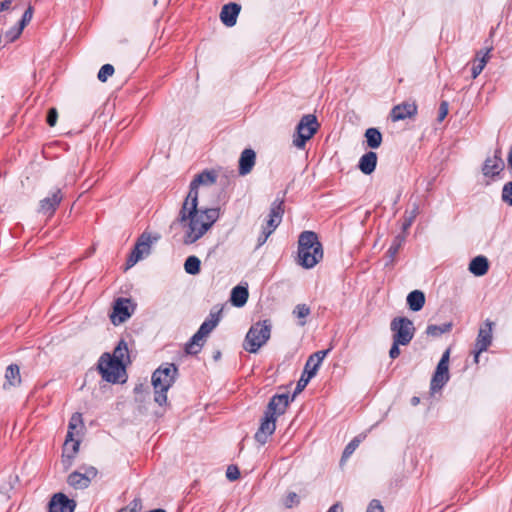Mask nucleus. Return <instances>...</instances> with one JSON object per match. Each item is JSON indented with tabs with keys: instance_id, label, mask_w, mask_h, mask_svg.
Masks as SVG:
<instances>
[{
	"instance_id": "f257e3e1",
	"label": "nucleus",
	"mask_w": 512,
	"mask_h": 512,
	"mask_svg": "<svg viewBox=\"0 0 512 512\" xmlns=\"http://www.w3.org/2000/svg\"><path fill=\"white\" fill-rule=\"evenodd\" d=\"M289 404L290 396L288 393L274 394L270 398L261 418L260 426L254 435L255 441L261 446L265 445L269 437L275 432L277 417L286 412Z\"/></svg>"
},
{
	"instance_id": "f03ea898",
	"label": "nucleus",
	"mask_w": 512,
	"mask_h": 512,
	"mask_svg": "<svg viewBox=\"0 0 512 512\" xmlns=\"http://www.w3.org/2000/svg\"><path fill=\"white\" fill-rule=\"evenodd\" d=\"M219 208L197 209V212L190 216L183 227H187L183 243L190 245L198 241L219 219Z\"/></svg>"
},
{
	"instance_id": "7ed1b4c3",
	"label": "nucleus",
	"mask_w": 512,
	"mask_h": 512,
	"mask_svg": "<svg viewBox=\"0 0 512 512\" xmlns=\"http://www.w3.org/2000/svg\"><path fill=\"white\" fill-rule=\"evenodd\" d=\"M323 258V246L314 231L305 230L298 237L297 263L305 269L315 267Z\"/></svg>"
},
{
	"instance_id": "20e7f679",
	"label": "nucleus",
	"mask_w": 512,
	"mask_h": 512,
	"mask_svg": "<svg viewBox=\"0 0 512 512\" xmlns=\"http://www.w3.org/2000/svg\"><path fill=\"white\" fill-rule=\"evenodd\" d=\"M178 376V367L174 363L160 365L152 374L151 383L154 388V401L163 406L167 403V392Z\"/></svg>"
},
{
	"instance_id": "39448f33",
	"label": "nucleus",
	"mask_w": 512,
	"mask_h": 512,
	"mask_svg": "<svg viewBox=\"0 0 512 512\" xmlns=\"http://www.w3.org/2000/svg\"><path fill=\"white\" fill-rule=\"evenodd\" d=\"M271 323L269 320L258 321L248 330L243 347L249 353H257L266 344L271 336Z\"/></svg>"
},
{
	"instance_id": "423d86ee",
	"label": "nucleus",
	"mask_w": 512,
	"mask_h": 512,
	"mask_svg": "<svg viewBox=\"0 0 512 512\" xmlns=\"http://www.w3.org/2000/svg\"><path fill=\"white\" fill-rule=\"evenodd\" d=\"M332 350V347L319 350L309 356L307 359L304 370L300 379L297 381L295 390L293 394L290 396V402L294 401L297 394L301 393L305 387L308 385L310 380L317 374L319 367L321 366L324 358L328 355V353Z\"/></svg>"
},
{
	"instance_id": "0eeeda50",
	"label": "nucleus",
	"mask_w": 512,
	"mask_h": 512,
	"mask_svg": "<svg viewBox=\"0 0 512 512\" xmlns=\"http://www.w3.org/2000/svg\"><path fill=\"white\" fill-rule=\"evenodd\" d=\"M285 195L286 191L282 192V195L278 193L276 199L272 202L268 215L267 226L263 228L258 236L256 248L261 247L274 230L280 225L284 214Z\"/></svg>"
},
{
	"instance_id": "6e6552de",
	"label": "nucleus",
	"mask_w": 512,
	"mask_h": 512,
	"mask_svg": "<svg viewBox=\"0 0 512 512\" xmlns=\"http://www.w3.org/2000/svg\"><path fill=\"white\" fill-rule=\"evenodd\" d=\"M319 123L313 114L304 115L296 126L293 134V145L298 149H304L306 143L317 133Z\"/></svg>"
},
{
	"instance_id": "1a4fd4ad",
	"label": "nucleus",
	"mask_w": 512,
	"mask_h": 512,
	"mask_svg": "<svg viewBox=\"0 0 512 512\" xmlns=\"http://www.w3.org/2000/svg\"><path fill=\"white\" fill-rule=\"evenodd\" d=\"M97 369L104 381L115 384L125 374L126 364H119V361L112 359L109 352H104L98 360Z\"/></svg>"
},
{
	"instance_id": "9d476101",
	"label": "nucleus",
	"mask_w": 512,
	"mask_h": 512,
	"mask_svg": "<svg viewBox=\"0 0 512 512\" xmlns=\"http://www.w3.org/2000/svg\"><path fill=\"white\" fill-rule=\"evenodd\" d=\"M198 189V186H194V183L190 182L189 192L182 204L178 217L171 223L170 229H173L176 225H185L188 218L197 212Z\"/></svg>"
},
{
	"instance_id": "9b49d317",
	"label": "nucleus",
	"mask_w": 512,
	"mask_h": 512,
	"mask_svg": "<svg viewBox=\"0 0 512 512\" xmlns=\"http://www.w3.org/2000/svg\"><path fill=\"white\" fill-rule=\"evenodd\" d=\"M390 328L393 332V341L401 343L402 346L408 345L415 334L413 322L404 316L395 317L391 321Z\"/></svg>"
},
{
	"instance_id": "f8f14e48",
	"label": "nucleus",
	"mask_w": 512,
	"mask_h": 512,
	"mask_svg": "<svg viewBox=\"0 0 512 512\" xmlns=\"http://www.w3.org/2000/svg\"><path fill=\"white\" fill-rule=\"evenodd\" d=\"M449 358L450 349H447L441 356L430 382V390L435 393L441 390L449 381Z\"/></svg>"
},
{
	"instance_id": "ddd939ff",
	"label": "nucleus",
	"mask_w": 512,
	"mask_h": 512,
	"mask_svg": "<svg viewBox=\"0 0 512 512\" xmlns=\"http://www.w3.org/2000/svg\"><path fill=\"white\" fill-rule=\"evenodd\" d=\"M158 239V235L152 238L151 234L143 232L139 236L136 244L134 245V248L132 249L127 259V268L134 266L139 260L142 259L144 254H149L153 240L157 241Z\"/></svg>"
},
{
	"instance_id": "4468645a",
	"label": "nucleus",
	"mask_w": 512,
	"mask_h": 512,
	"mask_svg": "<svg viewBox=\"0 0 512 512\" xmlns=\"http://www.w3.org/2000/svg\"><path fill=\"white\" fill-rule=\"evenodd\" d=\"M113 311L110 315L111 322L114 325H119L127 321L134 310L132 301L129 298L119 297L113 303Z\"/></svg>"
},
{
	"instance_id": "2eb2a0df",
	"label": "nucleus",
	"mask_w": 512,
	"mask_h": 512,
	"mask_svg": "<svg viewBox=\"0 0 512 512\" xmlns=\"http://www.w3.org/2000/svg\"><path fill=\"white\" fill-rule=\"evenodd\" d=\"M84 472L73 471L67 477V483L74 489H86L97 476V469L93 466L83 467Z\"/></svg>"
},
{
	"instance_id": "dca6fc26",
	"label": "nucleus",
	"mask_w": 512,
	"mask_h": 512,
	"mask_svg": "<svg viewBox=\"0 0 512 512\" xmlns=\"http://www.w3.org/2000/svg\"><path fill=\"white\" fill-rule=\"evenodd\" d=\"M63 199V193L61 188L54 187L52 188L48 195L40 200L38 212L45 216H52L57 210L59 204Z\"/></svg>"
},
{
	"instance_id": "f3484780",
	"label": "nucleus",
	"mask_w": 512,
	"mask_h": 512,
	"mask_svg": "<svg viewBox=\"0 0 512 512\" xmlns=\"http://www.w3.org/2000/svg\"><path fill=\"white\" fill-rule=\"evenodd\" d=\"M492 325L493 323L490 320H486L485 327H481L475 343V348L473 350L474 353V361L477 363L479 359V355L486 351L487 348L491 345L492 342Z\"/></svg>"
},
{
	"instance_id": "a211bd4d",
	"label": "nucleus",
	"mask_w": 512,
	"mask_h": 512,
	"mask_svg": "<svg viewBox=\"0 0 512 512\" xmlns=\"http://www.w3.org/2000/svg\"><path fill=\"white\" fill-rule=\"evenodd\" d=\"M77 503L62 492L55 493L48 502V512H74Z\"/></svg>"
},
{
	"instance_id": "6ab92c4d",
	"label": "nucleus",
	"mask_w": 512,
	"mask_h": 512,
	"mask_svg": "<svg viewBox=\"0 0 512 512\" xmlns=\"http://www.w3.org/2000/svg\"><path fill=\"white\" fill-rule=\"evenodd\" d=\"M241 11V5L236 2H229L223 5L220 12V20L226 27H233Z\"/></svg>"
},
{
	"instance_id": "aec40b11",
	"label": "nucleus",
	"mask_w": 512,
	"mask_h": 512,
	"mask_svg": "<svg viewBox=\"0 0 512 512\" xmlns=\"http://www.w3.org/2000/svg\"><path fill=\"white\" fill-rule=\"evenodd\" d=\"M504 169V162L500 156V151H496L493 157H488L483 163L482 173L486 177H495Z\"/></svg>"
},
{
	"instance_id": "412c9836",
	"label": "nucleus",
	"mask_w": 512,
	"mask_h": 512,
	"mask_svg": "<svg viewBox=\"0 0 512 512\" xmlns=\"http://www.w3.org/2000/svg\"><path fill=\"white\" fill-rule=\"evenodd\" d=\"M256 163V152L251 148L244 149L238 161V173L240 176L248 175Z\"/></svg>"
},
{
	"instance_id": "4be33fe9",
	"label": "nucleus",
	"mask_w": 512,
	"mask_h": 512,
	"mask_svg": "<svg viewBox=\"0 0 512 512\" xmlns=\"http://www.w3.org/2000/svg\"><path fill=\"white\" fill-rule=\"evenodd\" d=\"M417 113V106L412 103H403L396 105L391 111L392 121H400L406 118H410Z\"/></svg>"
},
{
	"instance_id": "5701e85b",
	"label": "nucleus",
	"mask_w": 512,
	"mask_h": 512,
	"mask_svg": "<svg viewBox=\"0 0 512 512\" xmlns=\"http://www.w3.org/2000/svg\"><path fill=\"white\" fill-rule=\"evenodd\" d=\"M377 166V154L373 151H368L363 154L358 162V168L365 175L372 174Z\"/></svg>"
},
{
	"instance_id": "b1692460",
	"label": "nucleus",
	"mask_w": 512,
	"mask_h": 512,
	"mask_svg": "<svg viewBox=\"0 0 512 512\" xmlns=\"http://www.w3.org/2000/svg\"><path fill=\"white\" fill-rule=\"evenodd\" d=\"M248 297L249 291L247 284L245 286L240 284L232 288L230 302L234 307L241 308L247 303Z\"/></svg>"
},
{
	"instance_id": "393cba45",
	"label": "nucleus",
	"mask_w": 512,
	"mask_h": 512,
	"mask_svg": "<svg viewBox=\"0 0 512 512\" xmlns=\"http://www.w3.org/2000/svg\"><path fill=\"white\" fill-rule=\"evenodd\" d=\"M21 384L20 367L17 364H10L5 370V382L3 388L5 390L10 387H16Z\"/></svg>"
},
{
	"instance_id": "a878e982",
	"label": "nucleus",
	"mask_w": 512,
	"mask_h": 512,
	"mask_svg": "<svg viewBox=\"0 0 512 512\" xmlns=\"http://www.w3.org/2000/svg\"><path fill=\"white\" fill-rule=\"evenodd\" d=\"M406 240V235L404 233L397 234L388 248L386 255H387V262L385 263V267L387 266H393L395 257L398 254L399 250L403 246Z\"/></svg>"
},
{
	"instance_id": "bb28decb",
	"label": "nucleus",
	"mask_w": 512,
	"mask_h": 512,
	"mask_svg": "<svg viewBox=\"0 0 512 512\" xmlns=\"http://www.w3.org/2000/svg\"><path fill=\"white\" fill-rule=\"evenodd\" d=\"M468 269L474 276H483L489 270V261L485 256L478 255L470 261Z\"/></svg>"
},
{
	"instance_id": "cd10ccee",
	"label": "nucleus",
	"mask_w": 512,
	"mask_h": 512,
	"mask_svg": "<svg viewBox=\"0 0 512 512\" xmlns=\"http://www.w3.org/2000/svg\"><path fill=\"white\" fill-rule=\"evenodd\" d=\"M406 301L411 311L418 312L425 305V294L421 290H413L407 295Z\"/></svg>"
},
{
	"instance_id": "c85d7f7f",
	"label": "nucleus",
	"mask_w": 512,
	"mask_h": 512,
	"mask_svg": "<svg viewBox=\"0 0 512 512\" xmlns=\"http://www.w3.org/2000/svg\"><path fill=\"white\" fill-rule=\"evenodd\" d=\"M204 338L205 337L197 331L185 344V353L188 355H197L204 345Z\"/></svg>"
},
{
	"instance_id": "c756f323",
	"label": "nucleus",
	"mask_w": 512,
	"mask_h": 512,
	"mask_svg": "<svg viewBox=\"0 0 512 512\" xmlns=\"http://www.w3.org/2000/svg\"><path fill=\"white\" fill-rule=\"evenodd\" d=\"M220 312L221 311L216 313L210 312L209 317L200 325L197 331L204 337L208 336L218 325L220 321Z\"/></svg>"
},
{
	"instance_id": "7c9ffc66",
	"label": "nucleus",
	"mask_w": 512,
	"mask_h": 512,
	"mask_svg": "<svg viewBox=\"0 0 512 512\" xmlns=\"http://www.w3.org/2000/svg\"><path fill=\"white\" fill-rule=\"evenodd\" d=\"M364 136L367 147L370 149H377L380 147L383 137L378 128L371 127L366 129Z\"/></svg>"
},
{
	"instance_id": "2f4dec72",
	"label": "nucleus",
	"mask_w": 512,
	"mask_h": 512,
	"mask_svg": "<svg viewBox=\"0 0 512 512\" xmlns=\"http://www.w3.org/2000/svg\"><path fill=\"white\" fill-rule=\"evenodd\" d=\"M217 180V174L214 170H204L193 178L191 182L194 183V186L200 187L201 185H211L214 184Z\"/></svg>"
},
{
	"instance_id": "473e14b6",
	"label": "nucleus",
	"mask_w": 512,
	"mask_h": 512,
	"mask_svg": "<svg viewBox=\"0 0 512 512\" xmlns=\"http://www.w3.org/2000/svg\"><path fill=\"white\" fill-rule=\"evenodd\" d=\"M112 359L115 361H119V364H127V362H130L129 354H128V346L125 340L121 339L116 347L113 350V353L111 354Z\"/></svg>"
},
{
	"instance_id": "72a5a7b5",
	"label": "nucleus",
	"mask_w": 512,
	"mask_h": 512,
	"mask_svg": "<svg viewBox=\"0 0 512 512\" xmlns=\"http://www.w3.org/2000/svg\"><path fill=\"white\" fill-rule=\"evenodd\" d=\"M184 270L189 275H197L201 271V261L197 256H188L184 262Z\"/></svg>"
},
{
	"instance_id": "f704fd0d",
	"label": "nucleus",
	"mask_w": 512,
	"mask_h": 512,
	"mask_svg": "<svg viewBox=\"0 0 512 512\" xmlns=\"http://www.w3.org/2000/svg\"><path fill=\"white\" fill-rule=\"evenodd\" d=\"M451 329V322H446L441 325L429 324L426 328V334L431 337H440L442 334L450 332Z\"/></svg>"
},
{
	"instance_id": "c9c22d12",
	"label": "nucleus",
	"mask_w": 512,
	"mask_h": 512,
	"mask_svg": "<svg viewBox=\"0 0 512 512\" xmlns=\"http://www.w3.org/2000/svg\"><path fill=\"white\" fill-rule=\"evenodd\" d=\"M492 48H487L486 51L483 53L482 57L478 59L477 63H474L471 68V76L473 79H475L484 69L486 66L488 59H489V53Z\"/></svg>"
},
{
	"instance_id": "e433bc0d",
	"label": "nucleus",
	"mask_w": 512,
	"mask_h": 512,
	"mask_svg": "<svg viewBox=\"0 0 512 512\" xmlns=\"http://www.w3.org/2000/svg\"><path fill=\"white\" fill-rule=\"evenodd\" d=\"M80 446L79 441H75L72 445V451L71 453H66V448H64L63 454H62V462L63 464L68 467L71 465L72 460L75 457V454L78 452Z\"/></svg>"
},
{
	"instance_id": "4c0bfd02",
	"label": "nucleus",
	"mask_w": 512,
	"mask_h": 512,
	"mask_svg": "<svg viewBox=\"0 0 512 512\" xmlns=\"http://www.w3.org/2000/svg\"><path fill=\"white\" fill-rule=\"evenodd\" d=\"M361 442V439L359 437L353 438L344 448L341 461L349 458L353 452L356 450V448L359 446Z\"/></svg>"
},
{
	"instance_id": "58836bf2",
	"label": "nucleus",
	"mask_w": 512,
	"mask_h": 512,
	"mask_svg": "<svg viewBox=\"0 0 512 512\" xmlns=\"http://www.w3.org/2000/svg\"><path fill=\"white\" fill-rule=\"evenodd\" d=\"M23 32V28L21 26H19L18 24L11 27L9 30H7L4 34V37L6 39V42L7 43H12L14 42L15 40H17L20 35L22 34Z\"/></svg>"
},
{
	"instance_id": "ea45409f",
	"label": "nucleus",
	"mask_w": 512,
	"mask_h": 512,
	"mask_svg": "<svg viewBox=\"0 0 512 512\" xmlns=\"http://www.w3.org/2000/svg\"><path fill=\"white\" fill-rule=\"evenodd\" d=\"M114 67L111 64H104L98 71L97 78L100 82H106L114 74Z\"/></svg>"
},
{
	"instance_id": "a19ab883",
	"label": "nucleus",
	"mask_w": 512,
	"mask_h": 512,
	"mask_svg": "<svg viewBox=\"0 0 512 512\" xmlns=\"http://www.w3.org/2000/svg\"><path fill=\"white\" fill-rule=\"evenodd\" d=\"M501 199L504 203L512 206V181L504 184L502 188Z\"/></svg>"
},
{
	"instance_id": "79ce46f5",
	"label": "nucleus",
	"mask_w": 512,
	"mask_h": 512,
	"mask_svg": "<svg viewBox=\"0 0 512 512\" xmlns=\"http://www.w3.org/2000/svg\"><path fill=\"white\" fill-rule=\"evenodd\" d=\"M417 214H418V206L415 205L413 210L410 212V215L405 217V219L402 223L401 228H402L403 233H405L411 227Z\"/></svg>"
},
{
	"instance_id": "37998d69",
	"label": "nucleus",
	"mask_w": 512,
	"mask_h": 512,
	"mask_svg": "<svg viewBox=\"0 0 512 512\" xmlns=\"http://www.w3.org/2000/svg\"><path fill=\"white\" fill-rule=\"evenodd\" d=\"M310 314V308L306 304H298L293 310V315L299 319L306 318Z\"/></svg>"
},
{
	"instance_id": "c03bdc74",
	"label": "nucleus",
	"mask_w": 512,
	"mask_h": 512,
	"mask_svg": "<svg viewBox=\"0 0 512 512\" xmlns=\"http://www.w3.org/2000/svg\"><path fill=\"white\" fill-rule=\"evenodd\" d=\"M33 7L29 5L27 9L24 11L20 21L18 22V25L21 26L23 29L26 27V25L29 24L33 17Z\"/></svg>"
},
{
	"instance_id": "a18cd8bd",
	"label": "nucleus",
	"mask_w": 512,
	"mask_h": 512,
	"mask_svg": "<svg viewBox=\"0 0 512 512\" xmlns=\"http://www.w3.org/2000/svg\"><path fill=\"white\" fill-rule=\"evenodd\" d=\"M226 477L229 481H236L240 477V470L236 465H229L226 470Z\"/></svg>"
},
{
	"instance_id": "49530a36",
	"label": "nucleus",
	"mask_w": 512,
	"mask_h": 512,
	"mask_svg": "<svg viewBox=\"0 0 512 512\" xmlns=\"http://www.w3.org/2000/svg\"><path fill=\"white\" fill-rule=\"evenodd\" d=\"M299 503V496L295 492H289L284 500V505L286 508H292L293 506Z\"/></svg>"
},
{
	"instance_id": "de8ad7c7",
	"label": "nucleus",
	"mask_w": 512,
	"mask_h": 512,
	"mask_svg": "<svg viewBox=\"0 0 512 512\" xmlns=\"http://www.w3.org/2000/svg\"><path fill=\"white\" fill-rule=\"evenodd\" d=\"M57 119H58L57 109L54 108V107L49 108L48 111H47V115H46V123L50 127H53V126L56 125Z\"/></svg>"
},
{
	"instance_id": "09e8293b",
	"label": "nucleus",
	"mask_w": 512,
	"mask_h": 512,
	"mask_svg": "<svg viewBox=\"0 0 512 512\" xmlns=\"http://www.w3.org/2000/svg\"><path fill=\"white\" fill-rule=\"evenodd\" d=\"M448 110L449 103L447 101H441L437 116L438 122H442L446 118V116L448 115Z\"/></svg>"
},
{
	"instance_id": "8fccbe9b",
	"label": "nucleus",
	"mask_w": 512,
	"mask_h": 512,
	"mask_svg": "<svg viewBox=\"0 0 512 512\" xmlns=\"http://www.w3.org/2000/svg\"><path fill=\"white\" fill-rule=\"evenodd\" d=\"M366 512H383V507L379 500L373 499L368 507Z\"/></svg>"
},
{
	"instance_id": "3c124183",
	"label": "nucleus",
	"mask_w": 512,
	"mask_h": 512,
	"mask_svg": "<svg viewBox=\"0 0 512 512\" xmlns=\"http://www.w3.org/2000/svg\"><path fill=\"white\" fill-rule=\"evenodd\" d=\"M399 345H401V343H397V342L393 341L392 346L389 350L390 358L396 359L400 355Z\"/></svg>"
},
{
	"instance_id": "603ef678",
	"label": "nucleus",
	"mask_w": 512,
	"mask_h": 512,
	"mask_svg": "<svg viewBox=\"0 0 512 512\" xmlns=\"http://www.w3.org/2000/svg\"><path fill=\"white\" fill-rule=\"evenodd\" d=\"M80 422L82 423V416L80 413H75L72 415L70 421H69V429L73 430L76 427V423Z\"/></svg>"
},
{
	"instance_id": "864d4df0",
	"label": "nucleus",
	"mask_w": 512,
	"mask_h": 512,
	"mask_svg": "<svg viewBox=\"0 0 512 512\" xmlns=\"http://www.w3.org/2000/svg\"><path fill=\"white\" fill-rule=\"evenodd\" d=\"M327 512H343V507L342 505L337 502L335 504H333L328 510Z\"/></svg>"
},
{
	"instance_id": "5fc2aeb1",
	"label": "nucleus",
	"mask_w": 512,
	"mask_h": 512,
	"mask_svg": "<svg viewBox=\"0 0 512 512\" xmlns=\"http://www.w3.org/2000/svg\"><path fill=\"white\" fill-rule=\"evenodd\" d=\"M12 1L11 0H4L0 2V12L6 11L10 8Z\"/></svg>"
},
{
	"instance_id": "6e6d98bb",
	"label": "nucleus",
	"mask_w": 512,
	"mask_h": 512,
	"mask_svg": "<svg viewBox=\"0 0 512 512\" xmlns=\"http://www.w3.org/2000/svg\"><path fill=\"white\" fill-rule=\"evenodd\" d=\"M507 163L510 169H512V145L507 156Z\"/></svg>"
},
{
	"instance_id": "4d7b16f0",
	"label": "nucleus",
	"mask_w": 512,
	"mask_h": 512,
	"mask_svg": "<svg viewBox=\"0 0 512 512\" xmlns=\"http://www.w3.org/2000/svg\"><path fill=\"white\" fill-rule=\"evenodd\" d=\"M130 505H132V507H127V508H128V509H135V512H137V507H138V505H139L138 500H136V499H135V500H133V501L131 502V504H130Z\"/></svg>"
},
{
	"instance_id": "13d9d810",
	"label": "nucleus",
	"mask_w": 512,
	"mask_h": 512,
	"mask_svg": "<svg viewBox=\"0 0 512 512\" xmlns=\"http://www.w3.org/2000/svg\"><path fill=\"white\" fill-rule=\"evenodd\" d=\"M419 402H420V398H419V397H417V396H413V397L411 398V405L416 406V405H418V404H419Z\"/></svg>"
},
{
	"instance_id": "bf43d9fd",
	"label": "nucleus",
	"mask_w": 512,
	"mask_h": 512,
	"mask_svg": "<svg viewBox=\"0 0 512 512\" xmlns=\"http://www.w3.org/2000/svg\"><path fill=\"white\" fill-rule=\"evenodd\" d=\"M72 441L73 440V432L72 431H68L67 435H66V441H65V446L67 445L68 441Z\"/></svg>"
},
{
	"instance_id": "052dcab7",
	"label": "nucleus",
	"mask_w": 512,
	"mask_h": 512,
	"mask_svg": "<svg viewBox=\"0 0 512 512\" xmlns=\"http://www.w3.org/2000/svg\"><path fill=\"white\" fill-rule=\"evenodd\" d=\"M117 512H135V509L121 508Z\"/></svg>"
},
{
	"instance_id": "680f3d73",
	"label": "nucleus",
	"mask_w": 512,
	"mask_h": 512,
	"mask_svg": "<svg viewBox=\"0 0 512 512\" xmlns=\"http://www.w3.org/2000/svg\"><path fill=\"white\" fill-rule=\"evenodd\" d=\"M220 357H221V352L220 351H216L214 353V355H213L214 360H218V359H220Z\"/></svg>"
},
{
	"instance_id": "e2e57ef3",
	"label": "nucleus",
	"mask_w": 512,
	"mask_h": 512,
	"mask_svg": "<svg viewBox=\"0 0 512 512\" xmlns=\"http://www.w3.org/2000/svg\"><path fill=\"white\" fill-rule=\"evenodd\" d=\"M142 387H143L142 385H137V386L134 388V391H135L136 393H138L139 391H141V390H142Z\"/></svg>"
},
{
	"instance_id": "0e129e2a",
	"label": "nucleus",
	"mask_w": 512,
	"mask_h": 512,
	"mask_svg": "<svg viewBox=\"0 0 512 512\" xmlns=\"http://www.w3.org/2000/svg\"><path fill=\"white\" fill-rule=\"evenodd\" d=\"M301 326H303L305 324V321H300L299 323Z\"/></svg>"
}]
</instances>
